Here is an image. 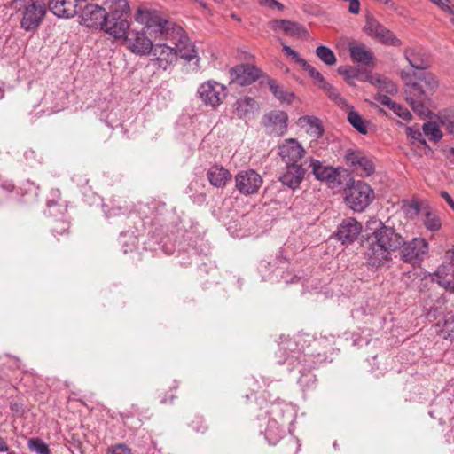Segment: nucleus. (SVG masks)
Returning <instances> with one entry per match:
<instances>
[{
  "label": "nucleus",
  "mask_w": 454,
  "mask_h": 454,
  "mask_svg": "<svg viewBox=\"0 0 454 454\" xmlns=\"http://www.w3.org/2000/svg\"><path fill=\"white\" fill-rule=\"evenodd\" d=\"M28 449L36 454H51L49 446L40 438H31L27 442Z\"/></svg>",
  "instance_id": "36"
},
{
  "label": "nucleus",
  "mask_w": 454,
  "mask_h": 454,
  "mask_svg": "<svg viewBox=\"0 0 454 454\" xmlns=\"http://www.w3.org/2000/svg\"><path fill=\"white\" fill-rule=\"evenodd\" d=\"M207 179L211 185L217 188H223L231 180V172L223 166H211L207 172Z\"/></svg>",
  "instance_id": "23"
},
{
  "label": "nucleus",
  "mask_w": 454,
  "mask_h": 454,
  "mask_svg": "<svg viewBox=\"0 0 454 454\" xmlns=\"http://www.w3.org/2000/svg\"><path fill=\"white\" fill-rule=\"evenodd\" d=\"M275 7H277L280 11H282L284 9V5L278 1H277V4H275Z\"/></svg>",
  "instance_id": "57"
},
{
  "label": "nucleus",
  "mask_w": 454,
  "mask_h": 454,
  "mask_svg": "<svg viewBox=\"0 0 454 454\" xmlns=\"http://www.w3.org/2000/svg\"><path fill=\"white\" fill-rule=\"evenodd\" d=\"M173 399H174V395H171L168 399L167 397H164L161 400V403H172Z\"/></svg>",
  "instance_id": "56"
},
{
  "label": "nucleus",
  "mask_w": 454,
  "mask_h": 454,
  "mask_svg": "<svg viewBox=\"0 0 454 454\" xmlns=\"http://www.w3.org/2000/svg\"><path fill=\"white\" fill-rule=\"evenodd\" d=\"M217 4H223V0H214Z\"/></svg>",
  "instance_id": "58"
},
{
  "label": "nucleus",
  "mask_w": 454,
  "mask_h": 454,
  "mask_svg": "<svg viewBox=\"0 0 454 454\" xmlns=\"http://www.w3.org/2000/svg\"><path fill=\"white\" fill-rule=\"evenodd\" d=\"M439 120L440 123L449 133L454 134V109H450L442 113Z\"/></svg>",
  "instance_id": "37"
},
{
  "label": "nucleus",
  "mask_w": 454,
  "mask_h": 454,
  "mask_svg": "<svg viewBox=\"0 0 454 454\" xmlns=\"http://www.w3.org/2000/svg\"><path fill=\"white\" fill-rule=\"evenodd\" d=\"M406 134L411 143H419L426 145V140L423 137V133L416 127H406Z\"/></svg>",
  "instance_id": "41"
},
{
  "label": "nucleus",
  "mask_w": 454,
  "mask_h": 454,
  "mask_svg": "<svg viewBox=\"0 0 454 454\" xmlns=\"http://www.w3.org/2000/svg\"><path fill=\"white\" fill-rule=\"evenodd\" d=\"M362 231V225L355 218H346L340 224L336 237L342 244L352 243Z\"/></svg>",
  "instance_id": "22"
},
{
  "label": "nucleus",
  "mask_w": 454,
  "mask_h": 454,
  "mask_svg": "<svg viewBox=\"0 0 454 454\" xmlns=\"http://www.w3.org/2000/svg\"><path fill=\"white\" fill-rule=\"evenodd\" d=\"M364 31L371 37L378 39L381 43L395 47L402 45V42L392 31L380 23L373 15L365 16Z\"/></svg>",
  "instance_id": "10"
},
{
  "label": "nucleus",
  "mask_w": 454,
  "mask_h": 454,
  "mask_svg": "<svg viewBox=\"0 0 454 454\" xmlns=\"http://www.w3.org/2000/svg\"><path fill=\"white\" fill-rule=\"evenodd\" d=\"M344 110L348 112L347 120L349 124L360 134L366 135L368 133V121L354 107L349 105Z\"/></svg>",
  "instance_id": "27"
},
{
  "label": "nucleus",
  "mask_w": 454,
  "mask_h": 454,
  "mask_svg": "<svg viewBox=\"0 0 454 454\" xmlns=\"http://www.w3.org/2000/svg\"><path fill=\"white\" fill-rule=\"evenodd\" d=\"M190 426L198 433H205L207 430V426L201 417H196L195 419L191 422Z\"/></svg>",
  "instance_id": "47"
},
{
  "label": "nucleus",
  "mask_w": 454,
  "mask_h": 454,
  "mask_svg": "<svg viewBox=\"0 0 454 454\" xmlns=\"http://www.w3.org/2000/svg\"><path fill=\"white\" fill-rule=\"evenodd\" d=\"M338 73L341 74L345 80L348 81L356 77L355 72L351 68L340 67L338 68Z\"/></svg>",
  "instance_id": "50"
},
{
  "label": "nucleus",
  "mask_w": 454,
  "mask_h": 454,
  "mask_svg": "<svg viewBox=\"0 0 454 454\" xmlns=\"http://www.w3.org/2000/svg\"><path fill=\"white\" fill-rule=\"evenodd\" d=\"M348 48L353 63L364 67L373 65L374 54L364 43L353 40L348 43Z\"/></svg>",
  "instance_id": "19"
},
{
  "label": "nucleus",
  "mask_w": 454,
  "mask_h": 454,
  "mask_svg": "<svg viewBox=\"0 0 454 454\" xmlns=\"http://www.w3.org/2000/svg\"><path fill=\"white\" fill-rule=\"evenodd\" d=\"M69 229V223L65 220H56L52 226L51 231L54 236H62L67 232Z\"/></svg>",
  "instance_id": "44"
},
{
  "label": "nucleus",
  "mask_w": 454,
  "mask_h": 454,
  "mask_svg": "<svg viewBox=\"0 0 454 454\" xmlns=\"http://www.w3.org/2000/svg\"><path fill=\"white\" fill-rule=\"evenodd\" d=\"M259 109V106L254 98L245 96L239 98L234 103V114L239 119L249 118Z\"/></svg>",
  "instance_id": "24"
},
{
  "label": "nucleus",
  "mask_w": 454,
  "mask_h": 454,
  "mask_svg": "<svg viewBox=\"0 0 454 454\" xmlns=\"http://www.w3.org/2000/svg\"><path fill=\"white\" fill-rule=\"evenodd\" d=\"M10 6L20 16V27L36 30L46 15V6L40 0H12Z\"/></svg>",
  "instance_id": "4"
},
{
  "label": "nucleus",
  "mask_w": 454,
  "mask_h": 454,
  "mask_svg": "<svg viewBox=\"0 0 454 454\" xmlns=\"http://www.w3.org/2000/svg\"><path fill=\"white\" fill-rule=\"evenodd\" d=\"M364 240V256L368 265L381 267L392 261V252L399 249L403 235L390 225L377 218L367 221Z\"/></svg>",
  "instance_id": "2"
},
{
  "label": "nucleus",
  "mask_w": 454,
  "mask_h": 454,
  "mask_svg": "<svg viewBox=\"0 0 454 454\" xmlns=\"http://www.w3.org/2000/svg\"><path fill=\"white\" fill-rule=\"evenodd\" d=\"M316 55L327 66H333L337 61L333 51L330 48L324 45H320L316 49Z\"/></svg>",
  "instance_id": "34"
},
{
  "label": "nucleus",
  "mask_w": 454,
  "mask_h": 454,
  "mask_svg": "<svg viewBox=\"0 0 454 454\" xmlns=\"http://www.w3.org/2000/svg\"><path fill=\"white\" fill-rule=\"evenodd\" d=\"M103 4L107 8L108 13L100 29H103L115 39H121L123 41L129 28L128 21L129 5L128 1L103 0Z\"/></svg>",
  "instance_id": "3"
},
{
  "label": "nucleus",
  "mask_w": 454,
  "mask_h": 454,
  "mask_svg": "<svg viewBox=\"0 0 454 454\" xmlns=\"http://www.w3.org/2000/svg\"><path fill=\"white\" fill-rule=\"evenodd\" d=\"M145 31L129 30L123 39V45L133 54L137 56H147L151 54L153 49V37H148L146 34L150 35L147 28L145 27Z\"/></svg>",
  "instance_id": "9"
},
{
  "label": "nucleus",
  "mask_w": 454,
  "mask_h": 454,
  "mask_svg": "<svg viewBox=\"0 0 454 454\" xmlns=\"http://www.w3.org/2000/svg\"><path fill=\"white\" fill-rule=\"evenodd\" d=\"M345 200L355 212H363L374 200L372 187L363 182H353L345 190Z\"/></svg>",
  "instance_id": "5"
},
{
  "label": "nucleus",
  "mask_w": 454,
  "mask_h": 454,
  "mask_svg": "<svg viewBox=\"0 0 454 454\" xmlns=\"http://www.w3.org/2000/svg\"><path fill=\"white\" fill-rule=\"evenodd\" d=\"M231 82L240 86L250 85L261 76V70L250 64H241L230 71Z\"/></svg>",
  "instance_id": "16"
},
{
  "label": "nucleus",
  "mask_w": 454,
  "mask_h": 454,
  "mask_svg": "<svg viewBox=\"0 0 454 454\" xmlns=\"http://www.w3.org/2000/svg\"><path fill=\"white\" fill-rule=\"evenodd\" d=\"M273 28L284 31L289 36L301 37L306 30L296 22L286 20H277L273 21Z\"/></svg>",
  "instance_id": "28"
},
{
  "label": "nucleus",
  "mask_w": 454,
  "mask_h": 454,
  "mask_svg": "<svg viewBox=\"0 0 454 454\" xmlns=\"http://www.w3.org/2000/svg\"><path fill=\"white\" fill-rule=\"evenodd\" d=\"M232 18H234V19H236V20H239V19L237 18V16H235V15H232Z\"/></svg>",
  "instance_id": "61"
},
{
  "label": "nucleus",
  "mask_w": 454,
  "mask_h": 454,
  "mask_svg": "<svg viewBox=\"0 0 454 454\" xmlns=\"http://www.w3.org/2000/svg\"><path fill=\"white\" fill-rule=\"evenodd\" d=\"M346 158L348 162L354 168V170L359 172L360 176H369L374 172L375 168L372 160L362 152H348Z\"/></svg>",
  "instance_id": "20"
},
{
  "label": "nucleus",
  "mask_w": 454,
  "mask_h": 454,
  "mask_svg": "<svg viewBox=\"0 0 454 454\" xmlns=\"http://www.w3.org/2000/svg\"><path fill=\"white\" fill-rule=\"evenodd\" d=\"M8 454H15V453H14V452H10V453H8Z\"/></svg>",
  "instance_id": "63"
},
{
  "label": "nucleus",
  "mask_w": 454,
  "mask_h": 454,
  "mask_svg": "<svg viewBox=\"0 0 454 454\" xmlns=\"http://www.w3.org/2000/svg\"><path fill=\"white\" fill-rule=\"evenodd\" d=\"M429 1L434 4L437 0H429Z\"/></svg>",
  "instance_id": "60"
},
{
  "label": "nucleus",
  "mask_w": 454,
  "mask_h": 454,
  "mask_svg": "<svg viewBox=\"0 0 454 454\" xmlns=\"http://www.w3.org/2000/svg\"><path fill=\"white\" fill-rule=\"evenodd\" d=\"M196 95L205 106L216 109L227 98L228 90L215 80H207L199 85Z\"/></svg>",
  "instance_id": "6"
},
{
  "label": "nucleus",
  "mask_w": 454,
  "mask_h": 454,
  "mask_svg": "<svg viewBox=\"0 0 454 454\" xmlns=\"http://www.w3.org/2000/svg\"><path fill=\"white\" fill-rule=\"evenodd\" d=\"M391 110L403 121H409L411 120L412 115L411 112L398 103H395Z\"/></svg>",
  "instance_id": "45"
},
{
  "label": "nucleus",
  "mask_w": 454,
  "mask_h": 454,
  "mask_svg": "<svg viewBox=\"0 0 454 454\" xmlns=\"http://www.w3.org/2000/svg\"><path fill=\"white\" fill-rule=\"evenodd\" d=\"M108 13L107 8L98 4H88L82 11V25L90 28H100Z\"/></svg>",
  "instance_id": "17"
},
{
  "label": "nucleus",
  "mask_w": 454,
  "mask_h": 454,
  "mask_svg": "<svg viewBox=\"0 0 454 454\" xmlns=\"http://www.w3.org/2000/svg\"><path fill=\"white\" fill-rule=\"evenodd\" d=\"M452 153L454 154V148L451 149Z\"/></svg>",
  "instance_id": "62"
},
{
  "label": "nucleus",
  "mask_w": 454,
  "mask_h": 454,
  "mask_svg": "<svg viewBox=\"0 0 454 454\" xmlns=\"http://www.w3.org/2000/svg\"><path fill=\"white\" fill-rule=\"evenodd\" d=\"M437 283L444 288L454 287V265L447 261L438 267L434 272V278Z\"/></svg>",
  "instance_id": "25"
},
{
  "label": "nucleus",
  "mask_w": 454,
  "mask_h": 454,
  "mask_svg": "<svg viewBox=\"0 0 454 454\" xmlns=\"http://www.w3.org/2000/svg\"><path fill=\"white\" fill-rule=\"evenodd\" d=\"M402 78L405 81V100L412 107L413 111L419 114H425V105L429 100L427 91L422 88L421 83L413 82L405 72L402 73Z\"/></svg>",
  "instance_id": "8"
},
{
  "label": "nucleus",
  "mask_w": 454,
  "mask_h": 454,
  "mask_svg": "<svg viewBox=\"0 0 454 454\" xmlns=\"http://www.w3.org/2000/svg\"><path fill=\"white\" fill-rule=\"evenodd\" d=\"M107 453L110 454H132L131 449L125 443H118L108 447Z\"/></svg>",
  "instance_id": "46"
},
{
  "label": "nucleus",
  "mask_w": 454,
  "mask_h": 454,
  "mask_svg": "<svg viewBox=\"0 0 454 454\" xmlns=\"http://www.w3.org/2000/svg\"><path fill=\"white\" fill-rule=\"evenodd\" d=\"M434 4L438 5L442 11L451 14L453 17L451 21L454 22V5L450 0H437Z\"/></svg>",
  "instance_id": "48"
},
{
  "label": "nucleus",
  "mask_w": 454,
  "mask_h": 454,
  "mask_svg": "<svg viewBox=\"0 0 454 454\" xmlns=\"http://www.w3.org/2000/svg\"><path fill=\"white\" fill-rule=\"evenodd\" d=\"M404 57L411 67L418 70H425L428 67V61L424 58L421 51L415 49H407L404 51Z\"/></svg>",
  "instance_id": "29"
},
{
  "label": "nucleus",
  "mask_w": 454,
  "mask_h": 454,
  "mask_svg": "<svg viewBox=\"0 0 454 454\" xmlns=\"http://www.w3.org/2000/svg\"><path fill=\"white\" fill-rule=\"evenodd\" d=\"M283 45V53L287 57V58H290L292 60H294L295 63H297L298 65H300L301 67H303L308 62L300 57V55L298 54V52H296L295 51H294L290 46L288 45H286L284 43H282Z\"/></svg>",
  "instance_id": "42"
},
{
  "label": "nucleus",
  "mask_w": 454,
  "mask_h": 454,
  "mask_svg": "<svg viewBox=\"0 0 454 454\" xmlns=\"http://www.w3.org/2000/svg\"><path fill=\"white\" fill-rule=\"evenodd\" d=\"M375 100L381 106H385L390 110L395 105V101H393L387 95H378L375 97Z\"/></svg>",
  "instance_id": "49"
},
{
  "label": "nucleus",
  "mask_w": 454,
  "mask_h": 454,
  "mask_svg": "<svg viewBox=\"0 0 454 454\" xmlns=\"http://www.w3.org/2000/svg\"><path fill=\"white\" fill-rule=\"evenodd\" d=\"M4 97V92L0 91V99Z\"/></svg>",
  "instance_id": "59"
},
{
  "label": "nucleus",
  "mask_w": 454,
  "mask_h": 454,
  "mask_svg": "<svg viewBox=\"0 0 454 454\" xmlns=\"http://www.w3.org/2000/svg\"><path fill=\"white\" fill-rule=\"evenodd\" d=\"M135 20L145 26L150 36L153 37L154 41H171L175 45L177 59L181 58L186 62L194 60L196 68H200V58L198 55L195 44L180 26L162 17L158 11L147 8H138Z\"/></svg>",
  "instance_id": "1"
},
{
  "label": "nucleus",
  "mask_w": 454,
  "mask_h": 454,
  "mask_svg": "<svg viewBox=\"0 0 454 454\" xmlns=\"http://www.w3.org/2000/svg\"><path fill=\"white\" fill-rule=\"evenodd\" d=\"M296 346H297V342H296V341H291V340H289V341L287 342L286 347H284L283 348H284L285 350L288 349V350H290V351L294 352V347H296Z\"/></svg>",
  "instance_id": "55"
},
{
  "label": "nucleus",
  "mask_w": 454,
  "mask_h": 454,
  "mask_svg": "<svg viewBox=\"0 0 454 454\" xmlns=\"http://www.w3.org/2000/svg\"><path fill=\"white\" fill-rule=\"evenodd\" d=\"M306 174L305 168L296 162L286 164L279 174L278 180L284 185L292 190L299 188Z\"/></svg>",
  "instance_id": "15"
},
{
  "label": "nucleus",
  "mask_w": 454,
  "mask_h": 454,
  "mask_svg": "<svg viewBox=\"0 0 454 454\" xmlns=\"http://www.w3.org/2000/svg\"><path fill=\"white\" fill-rule=\"evenodd\" d=\"M153 59H151L154 66L162 70H167L173 67L177 61V55L174 47L167 43H156L151 51Z\"/></svg>",
  "instance_id": "12"
},
{
  "label": "nucleus",
  "mask_w": 454,
  "mask_h": 454,
  "mask_svg": "<svg viewBox=\"0 0 454 454\" xmlns=\"http://www.w3.org/2000/svg\"><path fill=\"white\" fill-rule=\"evenodd\" d=\"M298 125L314 138H319L324 132L320 120L315 116H302L298 119Z\"/></svg>",
  "instance_id": "26"
},
{
  "label": "nucleus",
  "mask_w": 454,
  "mask_h": 454,
  "mask_svg": "<svg viewBox=\"0 0 454 454\" xmlns=\"http://www.w3.org/2000/svg\"><path fill=\"white\" fill-rule=\"evenodd\" d=\"M284 434L285 430L275 420L269 422L265 435L270 444H276Z\"/></svg>",
  "instance_id": "32"
},
{
  "label": "nucleus",
  "mask_w": 454,
  "mask_h": 454,
  "mask_svg": "<svg viewBox=\"0 0 454 454\" xmlns=\"http://www.w3.org/2000/svg\"><path fill=\"white\" fill-rule=\"evenodd\" d=\"M423 134L433 141H439L442 137V133L439 126L433 121H427L423 124Z\"/></svg>",
  "instance_id": "35"
},
{
  "label": "nucleus",
  "mask_w": 454,
  "mask_h": 454,
  "mask_svg": "<svg viewBox=\"0 0 454 454\" xmlns=\"http://www.w3.org/2000/svg\"><path fill=\"white\" fill-rule=\"evenodd\" d=\"M440 196L446 201L451 209L454 210V200L452 197L446 191H441Z\"/></svg>",
  "instance_id": "51"
},
{
  "label": "nucleus",
  "mask_w": 454,
  "mask_h": 454,
  "mask_svg": "<svg viewBox=\"0 0 454 454\" xmlns=\"http://www.w3.org/2000/svg\"><path fill=\"white\" fill-rule=\"evenodd\" d=\"M268 85L275 98L281 102L292 103L294 100V93L282 90L275 80L270 79L268 81Z\"/></svg>",
  "instance_id": "31"
},
{
  "label": "nucleus",
  "mask_w": 454,
  "mask_h": 454,
  "mask_svg": "<svg viewBox=\"0 0 454 454\" xmlns=\"http://www.w3.org/2000/svg\"><path fill=\"white\" fill-rule=\"evenodd\" d=\"M437 326L444 339H454V314L445 316L442 321L437 323Z\"/></svg>",
  "instance_id": "33"
},
{
  "label": "nucleus",
  "mask_w": 454,
  "mask_h": 454,
  "mask_svg": "<svg viewBox=\"0 0 454 454\" xmlns=\"http://www.w3.org/2000/svg\"><path fill=\"white\" fill-rule=\"evenodd\" d=\"M310 166L312 168V173L317 180L325 181L331 187L340 184V173L337 169L332 167L323 166L319 160L314 159L311 160Z\"/></svg>",
  "instance_id": "21"
},
{
  "label": "nucleus",
  "mask_w": 454,
  "mask_h": 454,
  "mask_svg": "<svg viewBox=\"0 0 454 454\" xmlns=\"http://www.w3.org/2000/svg\"><path fill=\"white\" fill-rule=\"evenodd\" d=\"M0 188H2L7 192H11L13 190L14 185L11 182L3 181L0 177Z\"/></svg>",
  "instance_id": "52"
},
{
  "label": "nucleus",
  "mask_w": 454,
  "mask_h": 454,
  "mask_svg": "<svg viewBox=\"0 0 454 454\" xmlns=\"http://www.w3.org/2000/svg\"><path fill=\"white\" fill-rule=\"evenodd\" d=\"M302 68L308 72L310 78L313 79L314 82L317 84L321 89L325 84L327 83L324 76L309 63H307Z\"/></svg>",
  "instance_id": "39"
},
{
  "label": "nucleus",
  "mask_w": 454,
  "mask_h": 454,
  "mask_svg": "<svg viewBox=\"0 0 454 454\" xmlns=\"http://www.w3.org/2000/svg\"><path fill=\"white\" fill-rule=\"evenodd\" d=\"M263 123L270 135L282 137L287 131L288 115L284 111L273 110L264 114Z\"/></svg>",
  "instance_id": "13"
},
{
  "label": "nucleus",
  "mask_w": 454,
  "mask_h": 454,
  "mask_svg": "<svg viewBox=\"0 0 454 454\" xmlns=\"http://www.w3.org/2000/svg\"><path fill=\"white\" fill-rule=\"evenodd\" d=\"M278 154L286 164L298 163L305 156L306 151L295 138H286L279 144Z\"/></svg>",
  "instance_id": "14"
},
{
  "label": "nucleus",
  "mask_w": 454,
  "mask_h": 454,
  "mask_svg": "<svg viewBox=\"0 0 454 454\" xmlns=\"http://www.w3.org/2000/svg\"><path fill=\"white\" fill-rule=\"evenodd\" d=\"M8 450H9V447H8L6 442L2 437H0V451L6 452V451H8Z\"/></svg>",
  "instance_id": "54"
},
{
  "label": "nucleus",
  "mask_w": 454,
  "mask_h": 454,
  "mask_svg": "<svg viewBox=\"0 0 454 454\" xmlns=\"http://www.w3.org/2000/svg\"><path fill=\"white\" fill-rule=\"evenodd\" d=\"M419 83L422 84V88L428 93V97L436 90L438 87V82L432 74H425L422 78L419 79Z\"/></svg>",
  "instance_id": "38"
},
{
  "label": "nucleus",
  "mask_w": 454,
  "mask_h": 454,
  "mask_svg": "<svg viewBox=\"0 0 454 454\" xmlns=\"http://www.w3.org/2000/svg\"><path fill=\"white\" fill-rule=\"evenodd\" d=\"M235 188L245 196L256 194L263 184L262 177L252 168L239 170L234 177Z\"/></svg>",
  "instance_id": "11"
},
{
  "label": "nucleus",
  "mask_w": 454,
  "mask_h": 454,
  "mask_svg": "<svg viewBox=\"0 0 454 454\" xmlns=\"http://www.w3.org/2000/svg\"><path fill=\"white\" fill-rule=\"evenodd\" d=\"M322 90L326 93L328 98L334 102L340 109L344 110L346 107H348L349 104L348 101L341 96V94L335 89L332 84L327 82L324 85Z\"/></svg>",
  "instance_id": "30"
},
{
  "label": "nucleus",
  "mask_w": 454,
  "mask_h": 454,
  "mask_svg": "<svg viewBox=\"0 0 454 454\" xmlns=\"http://www.w3.org/2000/svg\"><path fill=\"white\" fill-rule=\"evenodd\" d=\"M260 3L262 5H265L269 8H274L275 4H277V0H261Z\"/></svg>",
  "instance_id": "53"
},
{
  "label": "nucleus",
  "mask_w": 454,
  "mask_h": 454,
  "mask_svg": "<svg viewBox=\"0 0 454 454\" xmlns=\"http://www.w3.org/2000/svg\"><path fill=\"white\" fill-rule=\"evenodd\" d=\"M48 7L58 18L70 19L81 10V4L78 0H49Z\"/></svg>",
  "instance_id": "18"
},
{
  "label": "nucleus",
  "mask_w": 454,
  "mask_h": 454,
  "mask_svg": "<svg viewBox=\"0 0 454 454\" xmlns=\"http://www.w3.org/2000/svg\"><path fill=\"white\" fill-rule=\"evenodd\" d=\"M424 224L429 231H437L441 228V221L439 217L433 213H427L424 218Z\"/></svg>",
  "instance_id": "40"
},
{
  "label": "nucleus",
  "mask_w": 454,
  "mask_h": 454,
  "mask_svg": "<svg viewBox=\"0 0 454 454\" xmlns=\"http://www.w3.org/2000/svg\"><path fill=\"white\" fill-rule=\"evenodd\" d=\"M376 84L378 87L387 93L394 94L397 92L396 85L387 78H378L376 79Z\"/></svg>",
  "instance_id": "43"
},
{
  "label": "nucleus",
  "mask_w": 454,
  "mask_h": 454,
  "mask_svg": "<svg viewBox=\"0 0 454 454\" xmlns=\"http://www.w3.org/2000/svg\"><path fill=\"white\" fill-rule=\"evenodd\" d=\"M399 254L402 261L413 266L420 264L429 251L428 242L419 237L405 241L403 237L402 246L399 247Z\"/></svg>",
  "instance_id": "7"
}]
</instances>
